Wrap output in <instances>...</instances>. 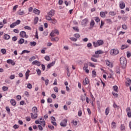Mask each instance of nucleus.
Instances as JSON below:
<instances>
[{
	"mask_svg": "<svg viewBox=\"0 0 131 131\" xmlns=\"http://www.w3.org/2000/svg\"><path fill=\"white\" fill-rule=\"evenodd\" d=\"M126 112H127V116L128 117H131V110L130 107H127L126 110Z\"/></svg>",
	"mask_w": 131,
	"mask_h": 131,
	"instance_id": "6e6552de",
	"label": "nucleus"
},
{
	"mask_svg": "<svg viewBox=\"0 0 131 131\" xmlns=\"http://www.w3.org/2000/svg\"><path fill=\"white\" fill-rule=\"evenodd\" d=\"M30 45L32 46L35 47V46H36V42H35V41L31 42Z\"/></svg>",
	"mask_w": 131,
	"mask_h": 131,
	"instance_id": "de8ad7c7",
	"label": "nucleus"
},
{
	"mask_svg": "<svg viewBox=\"0 0 131 131\" xmlns=\"http://www.w3.org/2000/svg\"><path fill=\"white\" fill-rule=\"evenodd\" d=\"M1 52L2 53V54L5 55V54H6V53H7V50H6V49H2Z\"/></svg>",
	"mask_w": 131,
	"mask_h": 131,
	"instance_id": "e433bc0d",
	"label": "nucleus"
},
{
	"mask_svg": "<svg viewBox=\"0 0 131 131\" xmlns=\"http://www.w3.org/2000/svg\"><path fill=\"white\" fill-rule=\"evenodd\" d=\"M88 22H89V19L88 18H85L82 21V25H86L88 24Z\"/></svg>",
	"mask_w": 131,
	"mask_h": 131,
	"instance_id": "2eb2a0df",
	"label": "nucleus"
},
{
	"mask_svg": "<svg viewBox=\"0 0 131 131\" xmlns=\"http://www.w3.org/2000/svg\"><path fill=\"white\" fill-rule=\"evenodd\" d=\"M74 36L76 38H79V37H80V35H79V34H75L74 35Z\"/></svg>",
	"mask_w": 131,
	"mask_h": 131,
	"instance_id": "79ce46f5",
	"label": "nucleus"
},
{
	"mask_svg": "<svg viewBox=\"0 0 131 131\" xmlns=\"http://www.w3.org/2000/svg\"><path fill=\"white\" fill-rule=\"evenodd\" d=\"M53 90H54V92H55V93H58V92H59V89H58V88L57 87H54L53 88Z\"/></svg>",
	"mask_w": 131,
	"mask_h": 131,
	"instance_id": "680f3d73",
	"label": "nucleus"
},
{
	"mask_svg": "<svg viewBox=\"0 0 131 131\" xmlns=\"http://www.w3.org/2000/svg\"><path fill=\"white\" fill-rule=\"evenodd\" d=\"M45 81L46 85H48L49 84V82L50 80H49V79H47L46 80H45Z\"/></svg>",
	"mask_w": 131,
	"mask_h": 131,
	"instance_id": "0e129e2a",
	"label": "nucleus"
},
{
	"mask_svg": "<svg viewBox=\"0 0 131 131\" xmlns=\"http://www.w3.org/2000/svg\"><path fill=\"white\" fill-rule=\"evenodd\" d=\"M27 88L29 89L30 90L32 89V84L30 83L27 84Z\"/></svg>",
	"mask_w": 131,
	"mask_h": 131,
	"instance_id": "c9c22d12",
	"label": "nucleus"
},
{
	"mask_svg": "<svg viewBox=\"0 0 131 131\" xmlns=\"http://www.w3.org/2000/svg\"><path fill=\"white\" fill-rule=\"evenodd\" d=\"M113 89H114V91H115V92L118 93V86H117V85H115L113 86Z\"/></svg>",
	"mask_w": 131,
	"mask_h": 131,
	"instance_id": "cd10ccee",
	"label": "nucleus"
},
{
	"mask_svg": "<svg viewBox=\"0 0 131 131\" xmlns=\"http://www.w3.org/2000/svg\"><path fill=\"white\" fill-rule=\"evenodd\" d=\"M41 64L40 62L37 60H34L32 62V65H36V66L39 67Z\"/></svg>",
	"mask_w": 131,
	"mask_h": 131,
	"instance_id": "0eeeda50",
	"label": "nucleus"
},
{
	"mask_svg": "<svg viewBox=\"0 0 131 131\" xmlns=\"http://www.w3.org/2000/svg\"><path fill=\"white\" fill-rule=\"evenodd\" d=\"M37 22H38V17H36L34 19V24H37Z\"/></svg>",
	"mask_w": 131,
	"mask_h": 131,
	"instance_id": "bb28decb",
	"label": "nucleus"
},
{
	"mask_svg": "<svg viewBox=\"0 0 131 131\" xmlns=\"http://www.w3.org/2000/svg\"><path fill=\"white\" fill-rule=\"evenodd\" d=\"M119 7L120 9H124V8H125V4L124 3V2H122V3H120L119 4Z\"/></svg>",
	"mask_w": 131,
	"mask_h": 131,
	"instance_id": "aec40b11",
	"label": "nucleus"
},
{
	"mask_svg": "<svg viewBox=\"0 0 131 131\" xmlns=\"http://www.w3.org/2000/svg\"><path fill=\"white\" fill-rule=\"evenodd\" d=\"M6 110L8 113H10L11 112V109H10V107L9 106H6Z\"/></svg>",
	"mask_w": 131,
	"mask_h": 131,
	"instance_id": "a19ab883",
	"label": "nucleus"
},
{
	"mask_svg": "<svg viewBox=\"0 0 131 131\" xmlns=\"http://www.w3.org/2000/svg\"><path fill=\"white\" fill-rule=\"evenodd\" d=\"M45 59L46 60V61H50V56H48V55H46L45 57Z\"/></svg>",
	"mask_w": 131,
	"mask_h": 131,
	"instance_id": "3c124183",
	"label": "nucleus"
},
{
	"mask_svg": "<svg viewBox=\"0 0 131 131\" xmlns=\"http://www.w3.org/2000/svg\"><path fill=\"white\" fill-rule=\"evenodd\" d=\"M116 73H118V74L120 73V70L119 68L118 67V68L116 69Z\"/></svg>",
	"mask_w": 131,
	"mask_h": 131,
	"instance_id": "e2e57ef3",
	"label": "nucleus"
},
{
	"mask_svg": "<svg viewBox=\"0 0 131 131\" xmlns=\"http://www.w3.org/2000/svg\"><path fill=\"white\" fill-rule=\"evenodd\" d=\"M38 127L39 130H42L43 129V128H42V126H41V125H38Z\"/></svg>",
	"mask_w": 131,
	"mask_h": 131,
	"instance_id": "69168bd1",
	"label": "nucleus"
},
{
	"mask_svg": "<svg viewBox=\"0 0 131 131\" xmlns=\"http://www.w3.org/2000/svg\"><path fill=\"white\" fill-rule=\"evenodd\" d=\"M53 32L54 33V34H59V31L57 29L53 30Z\"/></svg>",
	"mask_w": 131,
	"mask_h": 131,
	"instance_id": "6e6d98bb",
	"label": "nucleus"
},
{
	"mask_svg": "<svg viewBox=\"0 0 131 131\" xmlns=\"http://www.w3.org/2000/svg\"><path fill=\"white\" fill-rule=\"evenodd\" d=\"M32 113H37V107L36 106H33L32 108Z\"/></svg>",
	"mask_w": 131,
	"mask_h": 131,
	"instance_id": "a211bd4d",
	"label": "nucleus"
},
{
	"mask_svg": "<svg viewBox=\"0 0 131 131\" xmlns=\"http://www.w3.org/2000/svg\"><path fill=\"white\" fill-rule=\"evenodd\" d=\"M125 129V126H124V124L121 125V130H124Z\"/></svg>",
	"mask_w": 131,
	"mask_h": 131,
	"instance_id": "49530a36",
	"label": "nucleus"
},
{
	"mask_svg": "<svg viewBox=\"0 0 131 131\" xmlns=\"http://www.w3.org/2000/svg\"><path fill=\"white\" fill-rule=\"evenodd\" d=\"M120 62L122 68L124 69L125 67H126V58H125L124 57H121L120 58Z\"/></svg>",
	"mask_w": 131,
	"mask_h": 131,
	"instance_id": "f257e3e1",
	"label": "nucleus"
},
{
	"mask_svg": "<svg viewBox=\"0 0 131 131\" xmlns=\"http://www.w3.org/2000/svg\"><path fill=\"white\" fill-rule=\"evenodd\" d=\"M3 38L6 40H8V39H10V38H11V36H10L9 35L5 34L4 35Z\"/></svg>",
	"mask_w": 131,
	"mask_h": 131,
	"instance_id": "dca6fc26",
	"label": "nucleus"
},
{
	"mask_svg": "<svg viewBox=\"0 0 131 131\" xmlns=\"http://www.w3.org/2000/svg\"><path fill=\"white\" fill-rule=\"evenodd\" d=\"M109 107H107L105 109V115H107L108 114H109Z\"/></svg>",
	"mask_w": 131,
	"mask_h": 131,
	"instance_id": "a18cd8bd",
	"label": "nucleus"
},
{
	"mask_svg": "<svg viewBox=\"0 0 131 131\" xmlns=\"http://www.w3.org/2000/svg\"><path fill=\"white\" fill-rule=\"evenodd\" d=\"M46 20H48V21H51L52 20V16H50L49 15H47L46 16Z\"/></svg>",
	"mask_w": 131,
	"mask_h": 131,
	"instance_id": "c85d7f7f",
	"label": "nucleus"
},
{
	"mask_svg": "<svg viewBox=\"0 0 131 131\" xmlns=\"http://www.w3.org/2000/svg\"><path fill=\"white\" fill-rule=\"evenodd\" d=\"M126 48H127V46H126L124 45H123L121 46V50H124V49H126Z\"/></svg>",
	"mask_w": 131,
	"mask_h": 131,
	"instance_id": "13d9d810",
	"label": "nucleus"
},
{
	"mask_svg": "<svg viewBox=\"0 0 131 131\" xmlns=\"http://www.w3.org/2000/svg\"><path fill=\"white\" fill-rule=\"evenodd\" d=\"M60 125L61 126H63V127H65L66 126V119H64L60 122Z\"/></svg>",
	"mask_w": 131,
	"mask_h": 131,
	"instance_id": "4468645a",
	"label": "nucleus"
},
{
	"mask_svg": "<svg viewBox=\"0 0 131 131\" xmlns=\"http://www.w3.org/2000/svg\"><path fill=\"white\" fill-rule=\"evenodd\" d=\"M24 28L25 29H27V30H31V28L29 26H25Z\"/></svg>",
	"mask_w": 131,
	"mask_h": 131,
	"instance_id": "4d7b16f0",
	"label": "nucleus"
},
{
	"mask_svg": "<svg viewBox=\"0 0 131 131\" xmlns=\"http://www.w3.org/2000/svg\"><path fill=\"white\" fill-rule=\"evenodd\" d=\"M55 63H56V61H53L51 63L48 64L47 67L48 69H50V68L52 67V66H54L55 65Z\"/></svg>",
	"mask_w": 131,
	"mask_h": 131,
	"instance_id": "1a4fd4ad",
	"label": "nucleus"
},
{
	"mask_svg": "<svg viewBox=\"0 0 131 131\" xmlns=\"http://www.w3.org/2000/svg\"><path fill=\"white\" fill-rule=\"evenodd\" d=\"M7 63H8V64H11V65H12L13 66H14V65H15V62H14V61L12 59H8L7 60Z\"/></svg>",
	"mask_w": 131,
	"mask_h": 131,
	"instance_id": "ddd939ff",
	"label": "nucleus"
},
{
	"mask_svg": "<svg viewBox=\"0 0 131 131\" xmlns=\"http://www.w3.org/2000/svg\"><path fill=\"white\" fill-rule=\"evenodd\" d=\"M67 75L68 77L70 76V71H69V69L68 68L67 69Z\"/></svg>",
	"mask_w": 131,
	"mask_h": 131,
	"instance_id": "603ef678",
	"label": "nucleus"
},
{
	"mask_svg": "<svg viewBox=\"0 0 131 131\" xmlns=\"http://www.w3.org/2000/svg\"><path fill=\"white\" fill-rule=\"evenodd\" d=\"M36 72L38 75H40V74H41V71H40L39 69L36 70Z\"/></svg>",
	"mask_w": 131,
	"mask_h": 131,
	"instance_id": "72a5a7b5",
	"label": "nucleus"
},
{
	"mask_svg": "<svg viewBox=\"0 0 131 131\" xmlns=\"http://www.w3.org/2000/svg\"><path fill=\"white\" fill-rule=\"evenodd\" d=\"M12 39L13 41H16L18 39V38L16 36H15L12 38Z\"/></svg>",
	"mask_w": 131,
	"mask_h": 131,
	"instance_id": "37998d69",
	"label": "nucleus"
},
{
	"mask_svg": "<svg viewBox=\"0 0 131 131\" xmlns=\"http://www.w3.org/2000/svg\"><path fill=\"white\" fill-rule=\"evenodd\" d=\"M91 60H92L93 62H98V60L95 57H91Z\"/></svg>",
	"mask_w": 131,
	"mask_h": 131,
	"instance_id": "052dcab7",
	"label": "nucleus"
},
{
	"mask_svg": "<svg viewBox=\"0 0 131 131\" xmlns=\"http://www.w3.org/2000/svg\"><path fill=\"white\" fill-rule=\"evenodd\" d=\"M30 73V70H27V71L26 72L25 75H26V79H28V77H29V74Z\"/></svg>",
	"mask_w": 131,
	"mask_h": 131,
	"instance_id": "6ab92c4d",
	"label": "nucleus"
},
{
	"mask_svg": "<svg viewBox=\"0 0 131 131\" xmlns=\"http://www.w3.org/2000/svg\"><path fill=\"white\" fill-rule=\"evenodd\" d=\"M8 87L6 86H4L2 87V90L3 91V92H6V91H8Z\"/></svg>",
	"mask_w": 131,
	"mask_h": 131,
	"instance_id": "f704fd0d",
	"label": "nucleus"
},
{
	"mask_svg": "<svg viewBox=\"0 0 131 131\" xmlns=\"http://www.w3.org/2000/svg\"><path fill=\"white\" fill-rule=\"evenodd\" d=\"M105 62L107 66H108V67H111V68H112V67H113V64H112V63H111L109 60H106Z\"/></svg>",
	"mask_w": 131,
	"mask_h": 131,
	"instance_id": "9b49d317",
	"label": "nucleus"
},
{
	"mask_svg": "<svg viewBox=\"0 0 131 131\" xmlns=\"http://www.w3.org/2000/svg\"><path fill=\"white\" fill-rule=\"evenodd\" d=\"M25 40L23 38H20L19 40L18 41V43L19 45H23V43H24Z\"/></svg>",
	"mask_w": 131,
	"mask_h": 131,
	"instance_id": "4be33fe9",
	"label": "nucleus"
},
{
	"mask_svg": "<svg viewBox=\"0 0 131 131\" xmlns=\"http://www.w3.org/2000/svg\"><path fill=\"white\" fill-rule=\"evenodd\" d=\"M18 15L19 16H22V15H24V11H19L18 12Z\"/></svg>",
	"mask_w": 131,
	"mask_h": 131,
	"instance_id": "bf43d9fd",
	"label": "nucleus"
},
{
	"mask_svg": "<svg viewBox=\"0 0 131 131\" xmlns=\"http://www.w3.org/2000/svg\"><path fill=\"white\" fill-rule=\"evenodd\" d=\"M111 55H113V56H115V55H117L119 54V51L118 50L112 49L110 51Z\"/></svg>",
	"mask_w": 131,
	"mask_h": 131,
	"instance_id": "20e7f679",
	"label": "nucleus"
},
{
	"mask_svg": "<svg viewBox=\"0 0 131 131\" xmlns=\"http://www.w3.org/2000/svg\"><path fill=\"white\" fill-rule=\"evenodd\" d=\"M19 35L21 37L28 38V35H26V32H25V31H21L19 33Z\"/></svg>",
	"mask_w": 131,
	"mask_h": 131,
	"instance_id": "39448f33",
	"label": "nucleus"
},
{
	"mask_svg": "<svg viewBox=\"0 0 131 131\" xmlns=\"http://www.w3.org/2000/svg\"><path fill=\"white\" fill-rule=\"evenodd\" d=\"M47 102L48 103H52V102H53V100L51 98H48Z\"/></svg>",
	"mask_w": 131,
	"mask_h": 131,
	"instance_id": "774afa93",
	"label": "nucleus"
},
{
	"mask_svg": "<svg viewBox=\"0 0 131 131\" xmlns=\"http://www.w3.org/2000/svg\"><path fill=\"white\" fill-rule=\"evenodd\" d=\"M94 26H95V21L94 20H92L90 23V27L92 29Z\"/></svg>",
	"mask_w": 131,
	"mask_h": 131,
	"instance_id": "b1692460",
	"label": "nucleus"
},
{
	"mask_svg": "<svg viewBox=\"0 0 131 131\" xmlns=\"http://www.w3.org/2000/svg\"><path fill=\"white\" fill-rule=\"evenodd\" d=\"M94 19H95L96 22H97V23L100 22V18H99V17H95L94 18Z\"/></svg>",
	"mask_w": 131,
	"mask_h": 131,
	"instance_id": "864d4df0",
	"label": "nucleus"
},
{
	"mask_svg": "<svg viewBox=\"0 0 131 131\" xmlns=\"http://www.w3.org/2000/svg\"><path fill=\"white\" fill-rule=\"evenodd\" d=\"M95 55H101L103 54V51L102 50H98L97 51H95Z\"/></svg>",
	"mask_w": 131,
	"mask_h": 131,
	"instance_id": "5701e85b",
	"label": "nucleus"
},
{
	"mask_svg": "<svg viewBox=\"0 0 131 131\" xmlns=\"http://www.w3.org/2000/svg\"><path fill=\"white\" fill-rule=\"evenodd\" d=\"M111 125L112 128H116V123L115 122H112Z\"/></svg>",
	"mask_w": 131,
	"mask_h": 131,
	"instance_id": "393cba45",
	"label": "nucleus"
},
{
	"mask_svg": "<svg viewBox=\"0 0 131 131\" xmlns=\"http://www.w3.org/2000/svg\"><path fill=\"white\" fill-rule=\"evenodd\" d=\"M113 107L114 108H117V109H119V106H118L115 102H114Z\"/></svg>",
	"mask_w": 131,
	"mask_h": 131,
	"instance_id": "09e8293b",
	"label": "nucleus"
},
{
	"mask_svg": "<svg viewBox=\"0 0 131 131\" xmlns=\"http://www.w3.org/2000/svg\"><path fill=\"white\" fill-rule=\"evenodd\" d=\"M110 15H111V16H115L116 15V13L114 11H111L110 12Z\"/></svg>",
	"mask_w": 131,
	"mask_h": 131,
	"instance_id": "58836bf2",
	"label": "nucleus"
},
{
	"mask_svg": "<svg viewBox=\"0 0 131 131\" xmlns=\"http://www.w3.org/2000/svg\"><path fill=\"white\" fill-rule=\"evenodd\" d=\"M51 40L52 41H58V40H59V38L58 37L52 38Z\"/></svg>",
	"mask_w": 131,
	"mask_h": 131,
	"instance_id": "473e14b6",
	"label": "nucleus"
},
{
	"mask_svg": "<svg viewBox=\"0 0 131 131\" xmlns=\"http://www.w3.org/2000/svg\"><path fill=\"white\" fill-rule=\"evenodd\" d=\"M35 59H36L35 56H33L29 59V61L30 62H32V61H33V60H35Z\"/></svg>",
	"mask_w": 131,
	"mask_h": 131,
	"instance_id": "ea45409f",
	"label": "nucleus"
},
{
	"mask_svg": "<svg viewBox=\"0 0 131 131\" xmlns=\"http://www.w3.org/2000/svg\"><path fill=\"white\" fill-rule=\"evenodd\" d=\"M73 29L76 32H78L79 31V29H78V27H73Z\"/></svg>",
	"mask_w": 131,
	"mask_h": 131,
	"instance_id": "c756f323",
	"label": "nucleus"
},
{
	"mask_svg": "<svg viewBox=\"0 0 131 131\" xmlns=\"http://www.w3.org/2000/svg\"><path fill=\"white\" fill-rule=\"evenodd\" d=\"M30 114L32 119H36L38 116L37 113H31Z\"/></svg>",
	"mask_w": 131,
	"mask_h": 131,
	"instance_id": "423d86ee",
	"label": "nucleus"
},
{
	"mask_svg": "<svg viewBox=\"0 0 131 131\" xmlns=\"http://www.w3.org/2000/svg\"><path fill=\"white\" fill-rule=\"evenodd\" d=\"M33 12L34 13V14H36V15H39L40 11L39 10L35 8L33 10Z\"/></svg>",
	"mask_w": 131,
	"mask_h": 131,
	"instance_id": "412c9836",
	"label": "nucleus"
},
{
	"mask_svg": "<svg viewBox=\"0 0 131 131\" xmlns=\"http://www.w3.org/2000/svg\"><path fill=\"white\" fill-rule=\"evenodd\" d=\"M15 26H16V25L15 23H13L11 25H10V28H14Z\"/></svg>",
	"mask_w": 131,
	"mask_h": 131,
	"instance_id": "4c0bfd02",
	"label": "nucleus"
},
{
	"mask_svg": "<svg viewBox=\"0 0 131 131\" xmlns=\"http://www.w3.org/2000/svg\"><path fill=\"white\" fill-rule=\"evenodd\" d=\"M93 45L95 48H97V47L104 45V41H103V40H98L96 42H93Z\"/></svg>",
	"mask_w": 131,
	"mask_h": 131,
	"instance_id": "f03ea898",
	"label": "nucleus"
},
{
	"mask_svg": "<svg viewBox=\"0 0 131 131\" xmlns=\"http://www.w3.org/2000/svg\"><path fill=\"white\" fill-rule=\"evenodd\" d=\"M48 16H50V17H53L54 15H55V10H51L49 11V12L48 13Z\"/></svg>",
	"mask_w": 131,
	"mask_h": 131,
	"instance_id": "9d476101",
	"label": "nucleus"
},
{
	"mask_svg": "<svg viewBox=\"0 0 131 131\" xmlns=\"http://www.w3.org/2000/svg\"><path fill=\"white\" fill-rule=\"evenodd\" d=\"M70 39H71V40H72V41H77V38H73V37L70 38Z\"/></svg>",
	"mask_w": 131,
	"mask_h": 131,
	"instance_id": "338daca9",
	"label": "nucleus"
},
{
	"mask_svg": "<svg viewBox=\"0 0 131 131\" xmlns=\"http://www.w3.org/2000/svg\"><path fill=\"white\" fill-rule=\"evenodd\" d=\"M50 21H51V23H52V24H56V23H57V20H56V19L55 18L51 19Z\"/></svg>",
	"mask_w": 131,
	"mask_h": 131,
	"instance_id": "7c9ffc66",
	"label": "nucleus"
},
{
	"mask_svg": "<svg viewBox=\"0 0 131 131\" xmlns=\"http://www.w3.org/2000/svg\"><path fill=\"white\" fill-rule=\"evenodd\" d=\"M21 98L22 97H21L20 95L16 96V99H17V101H20V100H21Z\"/></svg>",
	"mask_w": 131,
	"mask_h": 131,
	"instance_id": "5fc2aeb1",
	"label": "nucleus"
},
{
	"mask_svg": "<svg viewBox=\"0 0 131 131\" xmlns=\"http://www.w3.org/2000/svg\"><path fill=\"white\" fill-rule=\"evenodd\" d=\"M88 67H89V66L88 65V64H84V67H83V69L84 70H86V69H88Z\"/></svg>",
	"mask_w": 131,
	"mask_h": 131,
	"instance_id": "8fccbe9b",
	"label": "nucleus"
},
{
	"mask_svg": "<svg viewBox=\"0 0 131 131\" xmlns=\"http://www.w3.org/2000/svg\"><path fill=\"white\" fill-rule=\"evenodd\" d=\"M100 15L102 18L106 17V14H105V12H101Z\"/></svg>",
	"mask_w": 131,
	"mask_h": 131,
	"instance_id": "2f4dec72",
	"label": "nucleus"
},
{
	"mask_svg": "<svg viewBox=\"0 0 131 131\" xmlns=\"http://www.w3.org/2000/svg\"><path fill=\"white\" fill-rule=\"evenodd\" d=\"M10 103L12 106H16L17 102H16V100L14 99H10Z\"/></svg>",
	"mask_w": 131,
	"mask_h": 131,
	"instance_id": "f8f14e48",
	"label": "nucleus"
},
{
	"mask_svg": "<svg viewBox=\"0 0 131 131\" xmlns=\"http://www.w3.org/2000/svg\"><path fill=\"white\" fill-rule=\"evenodd\" d=\"M25 53H26L27 54H28V53H30V51L26 50H23L22 51V52L20 53V55H23V54H25Z\"/></svg>",
	"mask_w": 131,
	"mask_h": 131,
	"instance_id": "a878e982",
	"label": "nucleus"
},
{
	"mask_svg": "<svg viewBox=\"0 0 131 131\" xmlns=\"http://www.w3.org/2000/svg\"><path fill=\"white\" fill-rule=\"evenodd\" d=\"M36 124H40L43 127H45L46 126V122H45V120H42V121H39V120H37L35 121Z\"/></svg>",
	"mask_w": 131,
	"mask_h": 131,
	"instance_id": "7ed1b4c3",
	"label": "nucleus"
},
{
	"mask_svg": "<svg viewBox=\"0 0 131 131\" xmlns=\"http://www.w3.org/2000/svg\"><path fill=\"white\" fill-rule=\"evenodd\" d=\"M89 82H90L89 78H85V80L83 81V85H86V84H89Z\"/></svg>",
	"mask_w": 131,
	"mask_h": 131,
	"instance_id": "f3484780",
	"label": "nucleus"
},
{
	"mask_svg": "<svg viewBox=\"0 0 131 131\" xmlns=\"http://www.w3.org/2000/svg\"><path fill=\"white\" fill-rule=\"evenodd\" d=\"M14 23L16 24V26L19 25V24H20L21 23V21H20V20L18 19L15 22H14Z\"/></svg>",
	"mask_w": 131,
	"mask_h": 131,
	"instance_id": "c03bdc74",
	"label": "nucleus"
}]
</instances>
